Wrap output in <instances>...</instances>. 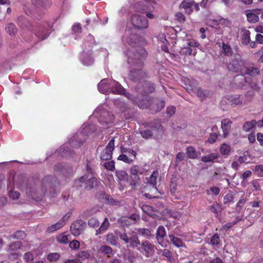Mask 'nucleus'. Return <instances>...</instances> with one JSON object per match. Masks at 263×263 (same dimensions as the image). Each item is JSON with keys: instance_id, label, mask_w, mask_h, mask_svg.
<instances>
[{"instance_id": "obj_7", "label": "nucleus", "mask_w": 263, "mask_h": 263, "mask_svg": "<svg viewBox=\"0 0 263 263\" xmlns=\"http://www.w3.org/2000/svg\"><path fill=\"white\" fill-rule=\"evenodd\" d=\"M230 71L241 73L244 67V62L240 55H235L234 58L227 65Z\"/></svg>"}, {"instance_id": "obj_13", "label": "nucleus", "mask_w": 263, "mask_h": 263, "mask_svg": "<svg viewBox=\"0 0 263 263\" xmlns=\"http://www.w3.org/2000/svg\"><path fill=\"white\" fill-rule=\"evenodd\" d=\"M86 226V223L83 220H77L71 225L70 231L74 236H79L84 231Z\"/></svg>"}, {"instance_id": "obj_4", "label": "nucleus", "mask_w": 263, "mask_h": 263, "mask_svg": "<svg viewBox=\"0 0 263 263\" xmlns=\"http://www.w3.org/2000/svg\"><path fill=\"white\" fill-rule=\"evenodd\" d=\"M118 235L120 238L124 242L127 247L135 248L140 245V241L138 237L134 231L119 232Z\"/></svg>"}, {"instance_id": "obj_18", "label": "nucleus", "mask_w": 263, "mask_h": 263, "mask_svg": "<svg viewBox=\"0 0 263 263\" xmlns=\"http://www.w3.org/2000/svg\"><path fill=\"white\" fill-rule=\"evenodd\" d=\"M194 5V0H183L179 5L180 9H183L186 14L190 15L193 12L192 7Z\"/></svg>"}, {"instance_id": "obj_14", "label": "nucleus", "mask_w": 263, "mask_h": 263, "mask_svg": "<svg viewBox=\"0 0 263 263\" xmlns=\"http://www.w3.org/2000/svg\"><path fill=\"white\" fill-rule=\"evenodd\" d=\"M96 157L87 158L86 161V171L88 175H95V168L97 165Z\"/></svg>"}, {"instance_id": "obj_43", "label": "nucleus", "mask_w": 263, "mask_h": 263, "mask_svg": "<svg viewBox=\"0 0 263 263\" xmlns=\"http://www.w3.org/2000/svg\"><path fill=\"white\" fill-rule=\"evenodd\" d=\"M182 52L183 54L186 55H191L192 54L195 55L197 53V50L196 49H192V48L187 46V47L182 49Z\"/></svg>"}, {"instance_id": "obj_47", "label": "nucleus", "mask_w": 263, "mask_h": 263, "mask_svg": "<svg viewBox=\"0 0 263 263\" xmlns=\"http://www.w3.org/2000/svg\"><path fill=\"white\" fill-rule=\"evenodd\" d=\"M90 256V253L88 251H82L78 254L77 257L82 260H84L89 258Z\"/></svg>"}, {"instance_id": "obj_58", "label": "nucleus", "mask_w": 263, "mask_h": 263, "mask_svg": "<svg viewBox=\"0 0 263 263\" xmlns=\"http://www.w3.org/2000/svg\"><path fill=\"white\" fill-rule=\"evenodd\" d=\"M104 167L107 170L114 171L115 170V164L114 161H110L105 163Z\"/></svg>"}, {"instance_id": "obj_33", "label": "nucleus", "mask_w": 263, "mask_h": 263, "mask_svg": "<svg viewBox=\"0 0 263 263\" xmlns=\"http://www.w3.org/2000/svg\"><path fill=\"white\" fill-rule=\"evenodd\" d=\"M5 29L6 32L11 36H15L17 32V29L13 23H9L6 26Z\"/></svg>"}, {"instance_id": "obj_51", "label": "nucleus", "mask_w": 263, "mask_h": 263, "mask_svg": "<svg viewBox=\"0 0 263 263\" xmlns=\"http://www.w3.org/2000/svg\"><path fill=\"white\" fill-rule=\"evenodd\" d=\"M22 242L20 241H15L11 243L9 246V250L10 251H16L21 249Z\"/></svg>"}, {"instance_id": "obj_1", "label": "nucleus", "mask_w": 263, "mask_h": 263, "mask_svg": "<svg viewBox=\"0 0 263 263\" xmlns=\"http://www.w3.org/2000/svg\"><path fill=\"white\" fill-rule=\"evenodd\" d=\"M15 184L21 191H25L28 196L32 198H34L36 189L35 183L32 180H30L26 177L20 175L17 177Z\"/></svg>"}, {"instance_id": "obj_62", "label": "nucleus", "mask_w": 263, "mask_h": 263, "mask_svg": "<svg viewBox=\"0 0 263 263\" xmlns=\"http://www.w3.org/2000/svg\"><path fill=\"white\" fill-rule=\"evenodd\" d=\"M187 46L190 47H198L200 46V44L194 40H189L187 42Z\"/></svg>"}, {"instance_id": "obj_5", "label": "nucleus", "mask_w": 263, "mask_h": 263, "mask_svg": "<svg viewBox=\"0 0 263 263\" xmlns=\"http://www.w3.org/2000/svg\"><path fill=\"white\" fill-rule=\"evenodd\" d=\"M95 175H91L90 178H88V174H85L78 179L74 181V185L77 187H81L82 184L85 182V189L86 190H90L92 189L98 185L100 182L98 179L95 176Z\"/></svg>"}, {"instance_id": "obj_50", "label": "nucleus", "mask_w": 263, "mask_h": 263, "mask_svg": "<svg viewBox=\"0 0 263 263\" xmlns=\"http://www.w3.org/2000/svg\"><path fill=\"white\" fill-rule=\"evenodd\" d=\"M60 255L58 253H51L47 256V259L51 262L56 261L59 259Z\"/></svg>"}, {"instance_id": "obj_55", "label": "nucleus", "mask_w": 263, "mask_h": 263, "mask_svg": "<svg viewBox=\"0 0 263 263\" xmlns=\"http://www.w3.org/2000/svg\"><path fill=\"white\" fill-rule=\"evenodd\" d=\"M219 136H220L216 135L215 133H211L207 141L210 144L214 143L216 142Z\"/></svg>"}, {"instance_id": "obj_38", "label": "nucleus", "mask_w": 263, "mask_h": 263, "mask_svg": "<svg viewBox=\"0 0 263 263\" xmlns=\"http://www.w3.org/2000/svg\"><path fill=\"white\" fill-rule=\"evenodd\" d=\"M247 201L246 198L243 195L239 199L235 207V210L237 213H240Z\"/></svg>"}, {"instance_id": "obj_45", "label": "nucleus", "mask_w": 263, "mask_h": 263, "mask_svg": "<svg viewBox=\"0 0 263 263\" xmlns=\"http://www.w3.org/2000/svg\"><path fill=\"white\" fill-rule=\"evenodd\" d=\"M137 233L146 237H149L151 236V231L146 228H139L137 230Z\"/></svg>"}, {"instance_id": "obj_27", "label": "nucleus", "mask_w": 263, "mask_h": 263, "mask_svg": "<svg viewBox=\"0 0 263 263\" xmlns=\"http://www.w3.org/2000/svg\"><path fill=\"white\" fill-rule=\"evenodd\" d=\"M260 12V10H253L251 12L248 13L247 14V17L248 21L251 23H254L257 22L259 21V12Z\"/></svg>"}, {"instance_id": "obj_52", "label": "nucleus", "mask_w": 263, "mask_h": 263, "mask_svg": "<svg viewBox=\"0 0 263 263\" xmlns=\"http://www.w3.org/2000/svg\"><path fill=\"white\" fill-rule=\"evenodd\" d=\"M88 224L93 228H97L99 226L100 222L98 219L95 217L90 218L88 221Z\"/></svg>"}, {"instance_id": "obj_40", "label": "nucleus", "mask_w": 263, "mask_h": 263, "mask_svg": "<svg viewBox=\"0 0 263 263\" xmlns=\"http://www.w3.org/2000/svg\"><path fill=\"white\" fill-rule=\"evenodd\" d=\"M231 150V146L226 143H222L219 148V152L222 155H229Z\"/></svg>"}, {"instance_id": "obj_34", "label": "nucleus", "mask_w": 263, "mask_h": 263, "mask_svg": "<svg viewBox=\"0 0 263 263\" xmlns=\"http://www.w3.org/2000/svg\"><path fill=\"white\" fill-rule=\"evenodd\" d=\"M219 157L217 153H211L209 155L203 156L201 160L203 162H213Z\"/></svg>"}, {"instance_id": "obj_36", "label": "nucleus", "mask_w": 263, "mask_h": 263, "mask_svg": "<svg viewBox=\"0 0 263 263\" xmlns=\"http://www.w3.org/2000/svg\"><path fill=\"white\" fill-rule=\"evenodd\" d=\"M186 153L187 157L192 159H195L197 157V152L195 148L191 146H189L186 148Z\"/></svg>"}, {"instance_id": "obj_6", "label": "nucleus", "mask_w": 263, "mask_h": 263, "mask_svg": "<svg viewBox=\"0 0 263 263\" xmlns=\"http://www.w3.org/2000/svg\"><path fill=\"white\" fill-rule=\"evenodd\" d=\"M139 69L133 68L129 72L130 79L135 82H140L142 80L147 78V73L142 69L143 62L140 60Z\"/></svg>"}, {"instance_id": "obj_44", "label": "nucleus", "mask_w": 263, "mask_h": 263, "mask_svg": "<svg viewBox=\"0 0 263 263\" xmlns=\"http://www.w3.org/2000/svg\"><path fill=\"white\" fill-rule=\"evenodd\" d=\"M26 236V233L25 231L22 230H18L15 232L14 234L12 235V237L17 239H23Z\"/></svg>"}, {"instance_id": "obj_15", "label": "nucleus", "mask_w": 263, "mask_h": 263, "mask_svg": "<svg viewBox=\"0 0 263 263\" xmlns=\"http://www.w3.org/2000/svg\"><path fill=\"white\" fill-rule=\"evenodd\" d=\"M232 121L229 118H225L221 121V128L222 130V137L227 138L231 130Z\"/></svg>"}, {"instance_id": "obj_63", "label": "nucleus", "mask_w": 263, "mask_h": 263, "mask_svg": "<svg viewBox=\"0 0 263 263\" xmlns=\"http://www.w3.org/2000/svg\"><path fill=\"white\" fill-rule=\"evenodd\" d=\"M252 175V172L248 170L245 172L240 176V178L245 180L249 178Z\"/></svg>"}, {"instance_id": "obj_28", "label": "nucleus", "mask_w": 263, "mask_h": 263, "mask_svg": "<svg viewBox=\"0 0 263 263\" xmlns=\"http://www.w3.org/2000/svg\"><path fill=\"white\" fill-rule=\"evenodd\" d=\"M228 100L231 105L236 106L242 104V97L241 95H231L228 96Z\"/></svg>"}, {"instance_id": "obj_29", "label": "nucleus", "mask_w": 263, "mask_h": 263, "mask_svg": "<svg viewBox=\"0 0 263 263\" xmlns=\"http://www.w3.org/2000/svg\"><path fill=\"white\" fill-rule=\"evenodd\" d=\"M194 92H195V91ZM196 92L197 96L201 100V101L205 100L206 98L210 97L212 95V93L210 91L206 89H203L201 87H199Z\"/></svg>"}, {"instance_id": "obj_32", "label": "nucleus", "mask_w": 263, "mask_h": 263, "mask_svg": "<svg viewBox=\"0 0 263 263\" xmlns=\"http://www.w3.org/2000/svg\"><path fill=\"white\" fill-rule=\"evenodd\" d=\"M130 173L133 176H138L139 174L142 175L144 173V169L137 165H133L130 170Z\"/></svg>"}, {"instance_id": "obj_53", "label": "nucleus", "mask_w": 263, "mask_h": 263, "mask_svg": "<svg viewBox=\"0 0 263 263\" xmlns=\"http://www.w3.org/2000/svg\"><path fill=\"white\" fill-rule=\"evenodd\" d=\"M222 50L224 53L228 56L232 53V50L230 46L224 43H222Z\"/></svg>"}, {"instance_id": "obj_8", "label": "nucleus", "mask_w": 263, "mask_h": 263, "mask_svg": "<svg viewBox=\"0 0 263 263\" xmlns=\"http://www.w3.org/2000/svg\"><path fill=\"white\" fill-rule=\"evenodd\" d=\"M33 32L39 40H44L47 39L49 35V26L46 23L37 24L35 28L33 29Z\"/></svg>"}, {"instance_id": "obj_11", "label": "nucleus", "mask_w": 263, "mask_h": 263, "mask_svg": "<svg viewBox=\"0 0 263 263\" xmlns=\"http://www.w3.org/2000/svg\"><path fill=\"white\" fill-rule=\"evenodd\" d=\"M115 149V140L112 139L102 151L100 154V159L102 160H108L112 158V152Z\"/></svg>"}, {"instance_id": "obj_57", "label": "nucleus", "mask_w": 263, "mask_h": 263, "mask_svg": "<svg viewBox=\"0 0 263 263\" xmlns=\"http://www.w3.org/2000/svg\"><path fill=\"white\" fill-rule=\"evenodd\" d=\"M234 198L231 193H229L226 195L223 198V203L228 204L233 201Z\"/></svg>"}, {"instance_id": "obj_17", "label": "nucleus", "mask_w": 263, "mask_h": 263, "mask_svg": "<svg viewBox=\"0 0 263 263\" xmlns=\"http://www.w3.org/2000/svg\"><path fill=\"white\" fill-rule=\"evenodd\" d=\"M70 217V215L67 213L63 218L60 220L57 223L52 224L47 228V231L49 232H53L63 227L66 223V222L68 221Z\"/></svg>"}, {"instance_id": "obj_26", "label": "nucleus", "mask_w": 263, "mask_h": 263, "mask_svg": "<svg viewBox=\"0 0 263 263\" xmlns=\"http://www.w3.org/2000/svg\"><path fill=\"white\" fill-rule=\"evenodd\" d=\"M52 177L51 176H45L41 182L42 191L43 194H45L47 192V189L48 187H51V184Z\"/></svg>"}, {"instance_id": "obj_61", "label": "nucleus", "mask_w": 263, "mask_h": 263, "mask_svg": "<svg viewBox=\"0 0 263 263\" xmlns=\"http://www.w3.org/2000/svg\"><path fill=\"white\" fill-rule=\"evenodd\" d=\"M24 259L28 262L32 261L34 259V255L30 252L26 253L24 254Z\"/></svg>"}, {"instance_id": "obj_9", "label": "nucleus", "mask_w": 263, "mask_h": 263, "mask_svg": "<svg viewBox=\"0 0 263 263\" xmlns=\"http://www.w3.org/2000/svg\"><path fill=\"white\" fill-rule=\"evenodd\" d=\"M260 72V70L259 68L257 67H255L253 66H249L246 67L244 66L243 69L241 71V75L239 77L238 76L235 77V81L240 80L241 82L240 83V85L243 86L244 83H246V79L245 77L243 76L244 74H248L251 76H255L257 74H258Z\"/></svg>"}, {"instance_id": "obj_54", "label": "nucleus", "mask_w": 263, "mask_h": 263, "mask_svg": "<svg viewBox=\"0 0 263 263\" xmlns=\"http://www.w3.org/2000/svg\"><path fill=\"white\" fill-rule=\"evenodd\" d=\"M254 172L258 177H263V165H256Z\"/></svg>"}, {"instance_id": "obj_2", "label": "nucleus", "mask_w": 263, "mask_h": 263, "mask_svg": "<svg viewBox=\"0 0 263 263\" xmlns=\"http://www.w3.org/2000/svg\"><path fill=\"white\" fill-rule=\"evenodd\" d=\"M158 175L157 171H154L152 174L150 176L147 180L148 184L143 188L142 194L148 199L157 198L156 194L158 189L156 187L157 178Z\"/></svg>"}, {"instance_id": "obj_16", "label": "nucleus", "mask_w": 263, "mask_h": 263, "mask_svg": "<svg viewBox=\"0 0 263 263\" xmlns=\"http://www.w3.org/2000/svg\"><path fill=\"white\" fill-rule=\"evenodd\" d=\"M112 81L106 79L102 80L98 85L99 91L102 93H107L110 92Z\"/></svg>"}, {"instance_id": "obj_42", "label": "nucleus", "mask_w": 263, "mask_h": 263, "mask_svg": "<svg viewBox=\"0 0 263 263\" xmlns=\"http://www.w3.org/2000/svg\"><path fill=\"white\" fill-rule=\"evenodd\" d=\"M116 175L120 181L127 180L128 178L127 173L123 170L116 171Z\"/></svg>"}, {"instance_id": "obj_23", "label": "nucleus", "mask_w": 263, "mask_h": 263, "mask_svg": "<svg viewBox=\"0 0 263 263\" xmlns=\"http://www.w3.org/2000/svg\"><path fill=\"white\" fill-rule=\"evenodd\" d=\"M162 259L166 260L167 263H175V259L172 252L168 249H165L161 251Z\"/></svg>"}, {"instance_id": "obj_39", "label": "nucleus", "mask_w": 263, "mask_h": 263, "mask_svg": "<svg viewBox=\"0 0 263 263\" xmlns=\"http://www.w3.org/2000/svg\"><path fill=\"white\" fill-rule=\"evenodd\" d=\"M256 125V121L254 120L251 121L246 122L244 123L242 126V129L245 132H249L251 129L253 128Z\"/></svg>"}, {"instance_id": "obj_22", "label": "nucleus", "mask_w": 263, "mask_h": 263, "mask_svg": "<svg viewBox=\"0 0 263 263\" xmlns=\"http://www.w3.org/2000/svg\"><path fill=\"white\" fill-rule=\"evenodd\" d=\"M168 238L171 242L176 247L182 248L185 247V243L183 242V240L181 238L176 237L175 235L169 234Z\"/></svg>"}, {"instance_id": "obj_60", "label": "nucleus", "mask_w": 263, "mask_h": 263, "mask_svg": "<svg viewBox=\"0 0 263 263\" xmlns=\"http://www.w3.org/2000/svg\"><path fill=\"white\" fill-rule=\"evenodd\" d=\"M72 31L74 33H80L82 32V27L80 23L75 24L72 26Z\"/></svg>"}, {"instance_id": "obj_19", "label": "nucleus", "mask_w": 263, "mask_h": 263, "mask_svg": "<svg viewBox=\"0 0 263 263\" xmlns=\"http://www.w3.org/2000/svg\"><path fill=\"white\" fill-rule=\"evenodd\" d=\"M110 91L114 94L123 95L125 92V89L118 82L112 80L111 81Z\"/></svg>"}, {"instance_id": "obj_12", "label": "nucleus", "mask_w": 263, "mask_h": 263, "mask_svg": "<svg viewBox=\"0 0 263 263\" xmlns=\"http://www.w3.org/2000/svg\"><path fill=\"white\" fill-rule=\"evenodd\" d=\"M125 96L129 99L136 104L139 108L142 109L148 108L150 106L149 99H141L138 97H135L133 95L125 92Z\"/></svg>"}, {"instance_id": "obj_21", "label": "nucleus", "mask_w": 263, "mask_h": 263, "mask_svg": "<svg viewBox=\"0 0 263 263\" xmlns=\"http://www.w3.org/2000/svg\"><path fill=\"white\" fill-rule=\"evenodd\" d=\"M166 235V232L165 228L162 226L158 227L156 233V238L159 244H161L164 241V238Z\"/></svg>"}, {"instance_id": "obj_37", "label": "nucleus", "mask_w": 263, "mask_h": 263, "mask_svg": "<svg viewBox=\"0 0 263 263\" xmlns=\"http://www.w3.org/2000/svg\"><path fill=\"white\" fill-rule=\"evenodd\" d=\"M129 184L133 189H136L141 184V179L139 176H131Z\"/></svg>"}, {"instance_id": "obj_48", "label": "nucleus", "mask_w": 263, "mask_h": 263, "mask_svg": "<svg viewBox=\"0 0 263 263\" xmlns=\"http://www.w3.org/2000/svg\"><path fill=\"white\" fill-rule=\"evenodd\" d=\"M140 134L141 136L145 139L152 138L153 135L152 131L150 129L141 130Z\"/></svg>"}, {"instance_id": "obj_35", "label": "nucleus", "mask_w": 263, "mask_h": 263, "mask_svg": "<svg viewBox=\"0 0 263 263\" xmlns=\"http://www.w3.org/2000/svg\"><path fill=\"white\" fill-rule=\"evenodd\" d=\"M106 241L110 245L117 246L118 243V237L112 233H108L106 236Z\"/></svg>"}, {"instance_id": "obj_3", "label": "nucleus", "mask_w": 263, "mask_h": 263, "mask_svg": "<svg viewBox=\"0 0 263 263\" xmlns=\"http://www.w3.org/2000/svg\"><path fill=\"white\" fill-rule=\"evenodd\" d=\"M136 89L138 95L142 97V99H149L151 103L152 98L148 95L155 90V84L153 82L148 80L143 81L137 85Z\"/></svg>"}, {"instance_id": "obj_20", "label": "nucleus", "mask_w": 263, "mask_h": 263, "mask_svg": "<svg viewBox=\"0 0 263 263\" xmlns=\"http://www.w3.org/2000/svg\"><path fill=\"white\" fill-rule=\"evenodd\" d=\"M12 182H11V179L9 178L8 180V189H10V191L9 193V196L10 198L13 200H16L19 198L20 196V193L17 191H14L12 189L13 187L14 183H13V179L12 178Z\"/></svg>"}, {"instance_id": "obj_24", "label": "nucleus", "mask_w": 263, "mask_h": 263, "mask_svg": "<svg viewBox=\"0 0 263 263\" xmlns=\"http://www.w3.org/2000/svg\"><path fill=\"white\" fill-rule=\"evenodd\" d=\"M141 248L145 252L146 256H149L154 252V245L148 241L145 240L142 242Z\"/></svg>"}, {"instance_id": "obj_46", "label": "nucleus", "mask_w": 263, "mask_h": 263, "mask_svg": "<svg viewBox=\"0 0 263 263\" xmlns=\"http://www.w3.org/2000/svg\"><path fill=\"white\" fill-rule=\"evenodd\" d=\"M220 209V205L217 202H215L214 203L209 207V210L213 213L218 215V212Z\"/></svg>"}, {"instance_id": "obj_10", "label": "nucleus", "mask_w": 263, "mask_h": 263, "mask_svg": "<svg viewBox=\"0 0 263 263\" xmlns=\"http://www.w3.org/2000/svg\"><path fill=\"white\" fill-rule=\"evenodd\" d=\"M132 24L138 29L147 28L148 27L147 19L143 15L138 14H133L131 17Z\"/></svg>"}, {"instance_id": "obj_59", "label": "nucleus", "mask_w": 263, "mask_h": 263, "mask_svg": "<svg viewBox=\"0 0 263 263\" xmlns=\"http://www.w3.org/2000/svg\"><path fill=\"white\" fill-rule=\"evenodd\" d=\"M69 246L72 249L77 250L80 247V242L78 240H74L69 242Z\"/></svg>"}, {"instance_id": "obj_49", "label": "nucleus", "mask_w": 263, "mask_h": 263, "mask_svg": "<svg viewBox=\"0 0 263 263\" xmlns=\"http://www.w3.org/2000/svg\"><path fill=\"white\" fill-rule=\"evenodd\" d=\"M118 160L122 161L128 164H130L134 161L133 159L128 157L126 155L123 154H122L118 157Z\"/></svg>"}, {"instance_id": "obj_41", "label": "nucleus", "mask_w": 263, "mask_h": 263, "mask_svg": "<svg viewBox=\"0 0 263 263\" xmlns=\"http://www.w3.org/2000/svg\"><path fill=\"white\" fill-rule=\"evenodd\" d=\"M69 235L63 233L57 237V240L60 243L66 244L69 241Z\"/></svg>"}, {"instance_id": "obj_56", "label": "nucleus", "mask_w": 263, "mask_h": 263, "mask_svg": "<svg viewBox=\"0 0 263 263\" xmlns=\"http://www.w3.org/2000/svg\"><path fill=\"white\" fill-rule=\"evenodd\" d=\"M211 243L214 246H218L220 243V238L218 234H214L211 238Z\"/></svg>"}, {"instance_id": "obj_25", "label": "nucleus", "mask_w": 263, "mask_h": 263, "mask_svg": "<svg viewBox=\"0 0 263 263\" xmlns=\"http://www.w3.org/2000/svg\"><path fill=\"white\" fill-rule=\"evenodd\" d=\"M251 32L246 29H241V42L243 45H248L251 41Z\"/></svg>"}, {"instance_id": "obj_64", "label": "nucleus", "mask_w": 263, "mask_h": 263, "mask_svg": "<svg viewBox=\"0 0 263 263\" xmlns=\"http://www.w3.org/2000/svg\"><path fill=\"white\" fill-rule=\"evenodd\" d=\"M175 17L176 19L179 22H184L185 21V17L184 15L182 12H177L175 14Z\"/></svg>"}, {"instance_id": "obj_30", "label": "nucleus", "mask_w": 263, "mask_h": 263, "mask_svg": "<svg viewBox=\"0 0 263 263\" xmlns=\"http://www.w3.org/2000/svg\"><path fill=\"white\" fill-rule=\"evenodd\" d=\"M110 226V223L108 221L107 217H105L102 223L100 228L96 230V235L103 234L104 232L106 231Z\"/></svg>"}, {"instance_id": "obj_31", "label": "nucleus", "mask_w": 263, "mask_h": 263, "mask_svg": "<svg viewBox=\"0 0 263 263\" xmlns=\"http://www.w3.org/2000/svg\"><path fill=\"white\" fill-rule=\"evenodd\" d=\"M99 251L101 253L106 255L107 257H110L113 254L112 249L110 247L106 245H103L101 246L99 249Z\"/></svg>"}]
</instances>
